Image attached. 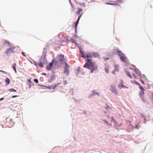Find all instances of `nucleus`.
Returning <instances> with one entry per match:
<instances>
[{
  "mask_svg": "<svg viewBox=\"0 0 153 153\" xmlns=\"http://www.w3.org/2000/svg\"><path fill=\"white\" fill-rule=\"evenodd\" d=\"M115 67V70L116 71H118L119 70V66L118 65H114Z\"/></svg>",
  "mask_w": 153,
  "mask_h": 153,
  "instance_id": "b1692460",
  "label": "nucleus"
},
{
  "mask_svg": "<svg viewBox=\"0 0 153 153\" xmlns=\"http://www.w3.org/2000/svg\"><path fill=\"white\" fill-rule=\"evenodd\" d=\"M107 107H108V108H109V107L108 106H107Z\"/></svg>",
  "mask_w": 153,
  "mask_h": 153,
  "instance_id": "de8ad7c7",
  "label": "nucleus"
},
{
  "mask_svg": "<svg viewBox=\"0 0 153 153\" xmlns=\"http://www.w3.org/2000/svg\"><path fill=\"white\" fill-rule=\"evenodd\" d=\"M70 4H71V7H72V11H74L75 10V9L74 8V6L72 4H71V1H70Z\"/></svg>",
  "mask_w": 153,
  "mask_h": 153,
  "instance_id": "a878e982",
  "label": "nucleus"
},
{
  "mask_svg": "<svg viewBox=\"0 0 153 153\" xmlns=\"http://www.w3.org/2000/svg\"><path fill=\"white\" fill-rule=\"evenodd\" d=\"M60 84V83H58L56 84H54L53 86H48V87H47V88H48V89H55L56 87H57V86H58Z\"/></svg>",
  "mask_w": 153,
  "mask_h": 153,
  "instance_id": "9d476101",
  "label": "nucleus"
},
{
  "mask_svg": "<svg viewBox=\"0 0 153 153\" xmlns=\"http://www.w3.org/2000/svg\"><path fill=\"white\" fill-rule=\"evenodd\" d=\"M0 72H2L4 73H6V72L4 71H2V70H0Z\"/></svg>",
  "mask_w": 153,
  "mask_h": 153,
  "instance_id": "f704fd0d",
  "label": "nucleus"
},
{
  "mask_svg": "<svg viewBox=\"0 0 153 153\" xmlns=\"http://www.w3.org/2000/svg\"><path fill=\"white\" fill-rule=\"evenodd\" d=\"M5 82L6 84V85H8L10 83V80L8 78L6 77L5 80Z\"/></svg>",
  "mask_w": 153,
  "mask_h": 153,
  "instance_id": "a211bd4d",
  "label": "nucleus"
},
{
  "mask_svg": "<svg viewBox=\"0 0 153 153\" xmlns=\"http://www.w3.org/2000/svg\"><path fill=\"white\" fill-rule=\"evenodd\" d=\"M84 68H86L91 70V73L93 72V71L96 70L97 68V66L95 62L92 61V59H87L84 65Z\"/></svg>",
  "mask_w": 153,
  "mask_h": 153,
  "instance_id": "f257e3e1",
  "label": "nucleus"
},
{
  "mask_svg": "<svg viewBox=\"0 0 153 153\" xmlns=\"http://www.w3.org/2000/svg\"><path fill=\"white\" fill-rule=\"evenodd\" d=\"M109 3H111V2H109Z\"/></svg>",
  "mask_w": 153,
  "mask_h": 153,
  "instance_id": "a18cd8bd",
  "label": "nucleus"
},
{
  "mask_svg": "<svg viewBox=\"0 0 153 153\" xmlns=\"http://www.w3.org/2000/svg\"><path fill=\"white\" fill-rule=\"evenodd\" d=\"M93 53H88L86 55V57H87V58H91L93 57Z\"/></svg>",
  "mask_w": 153,
  "mask_h": 153,
  "instance_id": "2eb2a0df",
  "label": "nucleus"
},
{
  "mask_svg": "<svg viewBox=\"0 0 153 153\" xmlns=\"http://www.w3.org/2000/svg\"><path fill=\"white\" fill-rule=\"evenodd\" d=\"M103 121L105 123H106L108 125L110 126H112V125L111 123H109L106 120H103Z\"/></svg>",
  "mask_w": 153,
  "mask_h": 153,
  "instance_id": "aec40b11",
  "label": "nucleus"
},
{
  "mask_svg": "<svg viewBox=\"0 0 153 153\" xmlns=\"http://www.w3.org/2000/svg\"><path fill=\"white\" fill-rule=\"evenodd\" d=\"M57 59L58 61H59L61 62H63L64 61L65 59L63 55H59L57 57Z\"/></svg>",
  "mask_w": 153,
  "mask_h": 153,
  "instance_id": "6e6552de",
  "label": "nucleus"
},
{
  "mask_svg": "<svg viewBox=\"0 0 153 153\" xmlns=\"http://www.w3.org/2000/svg\"><path fill=\"white\" fill-rule=\"evenodd\" d=\"M13 119H10V122H13Z\"/></svg>",
  "mask_w": 153,
  "mask_h": 153,
  "instance_id": "c9c22d12",
  "label": "nucleus"
},
{
  "mask_svg": "<svg viewBox=\"0 0 153 153\" xmlns=\"http://www.w3.org/2000/svg\"><path fill=\"white\" fill-rule=\"evenodd\" d=\"M133 76H134L135 77V78H136L135 76L134 75H133Z\"/></svg>",
  "mask_w": 153,
  "mask_h": 153,
  "instance_id": "c03bdc74",
  "label": "nucleus"
},
{
  "mask_svg": "<svg viewBox=\"0 0 153 153\" xmlns=\"http://www.w3.org/2000/svg\"><path fill=\"white\" fill-rule=\"evenodd\" d=\"M53 67V64L52 62L50 63L49 65H47L46 68L47 70H50Z\"/></svg>",
  "mask_w": 153,
  "mask_h": 153,
  "instance_id": "f8f14e48",
  "label": "nucleus"
},
{
  "mask_svg": "<svg viewBox=\"0 0 153 153\" xmlns=\"http://www.w3.org/2000/svg\"><path fill=\"white\" fill-rule=\"evenodd\" d=\"M83 14V13H82V14H80V15L79 16V17L78 18V19H77L76 22H75L74 23V24H75V28H76L75 30H76V27H77V26L78 24V22H79L80 18H81V16Z\"/></svg>",
  "mask_w": 153,
  "mask_h": 153,
  "instance_id": "9b49d317",
  "label": "nucleus"
},
{
  "mask_svg": "<svg viewBox=\"0 0 153 153\" xmlns=\"http://www.w3.org/2000/svg\"><path fill=\"white\" fill-rule=\"evenodd\" d=\"M18 97V96H17V95L13 96H12V98H15V97Z\"/></svg>",
  "mask_w": 153,
  "mask_h": 153,
  "instance_id": "e433bc0d",
  "label": "nucleus"
},
{
  "mask_svg": "<svg viewBox=\"0 0 153 153\" xmlns=\"http://www.w3.org/2000/svg\"><path fill=\"white\" fill-rule=\"evenodd\" d=\"M139 126L138 125H136V126L135 127L136 129H137L139 128Z\"/></svg>",
  "mask_w": 153,
  "mask_h": 153,
  "instance_id": "2f4dec72",
  "label": "nucleus"
},
{
  "mask_svg": "<svg viewBox=\"0 0 153 153\" xmlns=\"http://www.w3.org/2000/svg\"><path fill=\"white\" fill-rule=\"evenodd\" d=\"M82 53L83 55L82 56V57L85 59L86 58H87V57H86V55H84Z\"/></svg>",
  "mask_w": 153,
  "mask_h": 153,
  "instance_id": "7c9ffc66",
  "label": "nucleus"
},
{
  "mask_svg": "<svg viewBox=\"0 0 153 153\" xmlns=\"http://www.w3.org/2000/svg\"><path fill=\"white\" fill-rule=\"evenodd\" d=\"M22 54L23 55V56H25V53L24 52H22Z\"/></svg>",
  "mask_w": 153,
  "mask_h": 153,
  "instance_id": "473e14b6",
  "label": "nucleus"
},
{
  "mask_svg": "<svg viewBox=\"0 0 153 153\" xmlns=\"http://www.w3.org/2000/svg\"><path fill=\"white\" fill-rule=\"evenodd\" d=\"M140 88V92L139 93V95L140 98L142 99V100L144 102H146L148 100V98L145 96V93L144 91H145L144 88L141 86H139Z\"/></svg>",
  "mask_w": 153,
  "mask_h": 153,
  "instance_id": "f03ea898",
  "label": "nucleus"
},
{
  "mask_svg": "<svg viewBox=\"0 0 153 153\" xmlns=\"http://www.w3.org/2000/svg\"><path fill=\"white\" fill-rule=\"evenodd\" d=\"M108 117L109 118V115H108Z\"/></svg>",
  "mask_w": 153,
  "mask_h": 153,
  "instance_id": "49530a36",
  "label": "nucleus"
},
{
  "mask_svg": "<svg viewBox=\"0 0 153 153\" xmlns=\"http://www.w3.org/2000/svg\"><path fill=\"white\" fill-rule=\"evenodd\" d=\"M126 74L129 77H130L131 78H132V76L131 75L130 73L128 71H126Z\"/></svg>",
  "mask_w": 153,
  "mask_h": 153,
  "instance_id": "4be33fe9",
  "label": "nucleus"
},
{
  "mask_svg": "<svg viewBox=\"0 0 153 153\" xmlns=\"http://www.w3.org/2000/svg\"><path fill=\"white\" fill-rule=\"evenodd\" d=\"M35 65H36V66H37V65H36V64H35Z\"/></svg>",
  "mask_w": 153,
  "mask_h": 153,
  "instance_id": "09e8293b",
  "label": "nucleus"
},
{
  "mask_svg": "<svg viewBox=\"0 0 153 153\" xmlns=\"http://www.w3.org/2000/svg\"><path fill=\"white\" fill-rule=\"evenodd\" d=\"M111 87L110 90L111 91L117 95L118 94L117 91L116 89V86L114 85H111Z\"/></svg>",
  "mask_w": 153,
  "mask_h": 153,
  "instance_id": "0eeeda50",
  "label": "nucleus"
},
{
  "mask_svg": "<svg viewBox=\"0 0 153 153\" xmlns=\"http://www.w3.org/2000/svg\"><path fill=\"white\" fill-rule=\"evenodd\" d=\"M28 81L30 83V84L29 85V88H30L33 85V83L31 81L30 79L28 80Z\"/></svg>",
  "mask_w": 153,
  "mask_h": 153,
  "instance_id": "6ab92c4d",
  "label": "nucleus"
},
{
  "mask_svg": "<svg viewBox=\"0 0 153 153\" xmlns=\"http://www.w3.org/2000/svg\"><path fill=\"white\" fill-rule=\"evenodd\" d=\"M123 83H124V82L123 81H122V80H120V82L118 85V87L120 89H121L122 88H128V87H126V86H125L123 85Z\"/></svg>",
  "mask_w": 153,
  "mask_h": 153,
  "instance_id": "1a4fd4ad",
  "label": "nucleus"
},
{
  "mask_svg": "<svg viewBox=\"0 0 153 153\" xmlns=\"http://www.w3.org/2000/svg\"><path fill=\"white\" fill-rule=\"evenodd\" d=\"M38 65L40 67L43 68L44 67V65L43 63L41 62H39Z\"/></svg>",
  "mask_w": 153,
  "mask_h": 153,
  "instance_id": "393cba45",
  "label": "nucleus"
},
{
  "mask_svg": "<svg viewBox=\"0 0 153 153\" xmlns=\"http://www.w3.org/2000/svg\"><path fill=\"white\" fill-rule=\"evenodd\" d=\"M67 41H68V37H67Z\"/></svg>",
  "mask_w": 153,
  "mask_h": 153,
  "instance_id": "37998d69",
  "label": "nucleus"
},
{
  "mask_svg": "<svg viewBox=\"0 0 153 153\" xmlns=\"http://www.w3.org/2000/svg\"><path fill=\"white\" fill-rule=\"evenodd\" d=\"M4 99V98H1L0 99V101H1V100H3Z\"/></svg>",
  "mask_w": 153,
  "mask_h": 153,
  "instance_id": "ea45409f",
  "label": "nucleus"
},
{
  "mask_svg": "<svg viewBox=\"0 0 153 153\" xmlns=\"http://www.w3.org/2000/svg\"><path fill=\"white\" fill-rule=\"evenodd\" d=\"M104 59L105 61H106V60L108 59L109 58L106 59L105 57H104Z\"/></svg>",
  "mask_w": 153,
  "mask_h": 153,
  "instance_id": "58836bf2",
  "label": "nucleus"
},
{
  "mask_svg": "<svg viewBox=\"0 0 153 153\" xmlns=\"http://www.w3.org/2000/svg\"><path fill=\"white\" fill-rule=\"evenodd\" d=\"M111 121H113L114 122H116V121L114 119V117H111Z\"/></svg>",
  "mask_w": 153,
  "mask_h": 153,
  "instance_id": "c756f323",
  "label": "nucleus"
},
{
  "mask_svg": "<svg viewBox=\"0 0 153 153\" xmlns=\"http://www.w3.org/2000/svg\"><path fill=\"white\" fill-rule=\"evenodd\" d=\"M34 81L36 83H38L39 82L38 80L37 79H34Z\"/></svg>",
  "mask_w": 153,
  "mask_h": 153,
  "instance_id": "c85d7f7f",
  "label": "nucleus"
},
{
  "mask_svg": "<svg viewBox=\"0 0 153 153\" xmlns=\"http://www.w3.org/2000/svg\"><path fill=\"white\" fill-rule=\"evenodd\" d=\"M10 43L8 42L5 41L4 42V44L5 45H7L6 44L8 45H10Z\"/></svg>",
  "mask_w": 153,
  "mask_h": 153,
  "instance_id": "cd10ccee",
  "label": "nucleus"
},
{
  "mask_svg": "<svg viewBox=\"0 0 153 153\" xmlns=\"http://www.w3.org/2000/svg\"><path fill=\"white\" fill-rule=\"evenodd\" d=\"M76 38V36L74 35L73 36L72 38H71V42L74 43H75L76 41L75 39Z\"/></svg>",
  "mask_w": 153,
  "mask_h": 153,
  "instance_id": "4468645a",
  "label": "nucleus"
},
{
  "mask_svg": "<svg viewBox=\"0 0 153 153\" xmlns=\"http://www.w3.org/2000/svg\"><path fill=\"white\" fill-rule=\"evenodd\" d=\"M115 71H115V70H114V71H113L112 72V73L113 74H115Z\"/></svg>",
  "mask_w": 153,
  "mask_h": 153,
  "instance_id": "4c0bfd02",
  "label": "nucleus"
},
{
  "mask_svg": "<svg viewBox=\"0 0 153 153\" xmlns=\"http://www.w3.org/2000/svg\"><path fill=\"white\" fill-rule=\"evenodd\" d=\"M140 81H141V82H142V83L143 84H144H144H145L144 82H143V80H142V79H141Z\"/></svg>",
  "mask_w": 153,
  "mask_h": 153,
  "instance_id": "72a5a7b5",
  "label": "nucleus"
},
{
  "mask_svg": "<svg viewBox=\"0 0 153 153\" xmlns=\"http://www.w3.org/2000/svg\"><path fill=\"white\" fill-rule=\"evenodd\" d=\"M65 83H64V84L65 85L66 83H67V82L66 81H65Z\"/></svg>",
  "mask_w": 153,
  "mask_h": 153,
  "instance_id": "a19ab883",
  "label": "nucleus"
},
{
  "mask_svg": "<svg viewBox=\"0 0 153 153\" xmlns=\"http://www.w3.org/2000/svg\"><path fill=\"white\" fill-rule=\"evenodd\" d=\"M109 2H114V3H106V4H110V5H117L118 4H120L122 2V1L121 0H117L116 1H109Z\"/></svg>",
  "mask_w": 153,
  "mask_h": 153,
  "instance_id": "423d86ee",
  "label": "nucleus"
},
{
  "mask_svg": "<svg viewBox=\"0 0 153 153\" xmlns=\"http://www.w3.org/2000/svg\"><path fill=\"white\" fill-rule=\"evenodd\" d=\"M117 52L118 53L119 56L120 57L121 60L124 62H126L127 58L126 57L125 55L123 54L120 51H118Z\"/></svg>",
  "mask_w": 153,
  "mask_h": 153,
  "instance_id": "7ed1b4c3",
  "label": "nucleus"
},
{
  "mask_svg": "<svg viewBox=\"0 0 153 153\" xmlns=\"http://www.w3.org/2000/svg\"><path fill=\"white\" fill-rule=\"evenodd\" d=\"M77 9L78 10V11H76V13L77 14L79 15L80 14V13L83 10L82 9L79 7H77Z\"/></svg>",
  "mask_w": 153,
  "mask_h": 153,
  "instance_id": "dca6fc26",
  "label": "nucleus"
},
{
  "mask_svg": "<svg viewBox=\"0 0 153 153\" xmlns=\"http://www.w3.org/2000/svg\"><path fill=\"white\" fill-rule=\"evenodd\" d=\"M137 84L139 86L140 85V84L139 83H138V82H137Z\"/></svg>",
  "mask_w": 153,
  "mask_h": 153,
  "instance_id": "79ce46f5",
  "label": "nucleus"
},
{
  "mask_svg": "<svg viewBox=\"0 0 153 153\" xmlns=\"http://www.w3.org/2000/svg\"><path fill=\"white\" fill-rule=\"evenodd\" d=\"M9 91L10 92H16V90L14 89L13 88H11V89H9Z\"/></svg>",
  "mask_w": 153,
  "mask_h": 153,
  "instance_id": "bb28decb",
  "label": "nucleus"
},
{
  "mask_svg": "<svg viewBox=\"0 0 153 153\" xmlns=\"http://www.w3.org/2000/svg\"><path fill=\"white\" fill-rule=\"evenodd\" d=\"M98 95V96H99V93L98 92H95L94 91H93L92 93V96L95 95Z\"/></svg>",
  "mask_w": 153,
  "mask_h": 153,
  "instance_id": "5701e85b",
  "label": "nucleus"
},
{
  "mask_svg": "<svg viewBox=\"0 0 153 153\" xmlns=\"http://www.w3.org/2000/svg\"><path fill=\"white\" fill-rule=\"evenodd\" d=\"M109 66L108 65L106 66L105 68V73L106 74L109 73Z\"/></svg>",
  "mask_w": 153,
  "mask_h": 153,
  "instance_id": "f3484780",
  "label": "nucleus"
},
{
  "mask_svg": "<svg viewBox=\"0 0 153 153\" xmlns=\"http://www.w3.org/2000/svg\"><path fill=\"white\" fill-rule=\"evenodd\" d=\"M93 57H94L95 58H99L100 55L98 53L94 52L93 53Z\"/></svg>",
  "mask_w": 153,
  "mask_h": 153,
  "instance_id": "ddd939ff",
  "label": "nucleus"
},
{
  "mask_svg": "<svg viewBox=\"0 0 153 153\" xmlns=\"http://www.w3.org/2000/svg\"><path fill=\"white\" fill-rule=\"evenodd\" d=\"M16 63H14L13 64V68L14 70L15 71V72L16 73H17V71L16 68Z\"/></svg>",
  "mask_w": 153,
  "mask_h": 153,
  "instance_id": "412c9836",
  "label": "nucleus"
},
{
  "mask_svg": "<svg viewBox=\"0 0 153 153\" xmlns=\"http://www.w3.org/2000/svg\"><path fill=\"white\" fill-rule=\"evenodd\" d=\"M14 48H15L14 47H10V48L7 49L4 53L7 55L11 53H13L14 52Z\"/></svg>",
  "mask_w": 153,
  "mask_h": 153,
  "instance_id": "20e7f679",
  "label": "nucleus"
},
{
  "mask_svg": "<svg viewBox=\"0 0 153 153\" xmlns=\"http://www.w3.org/2000/svg\"><path fill=\"white\" fill-rule=\"evenodd\" d=\"M69 66L67 64V63H66L65 65V67L64 70V73L65 74L67 75L69 74Z\"/></svg>",
  "mask_w": 153,
  "mask_h": 153,
  "instance_id": "39448f33",
  "label": "nucleus"
}]
</instances>
